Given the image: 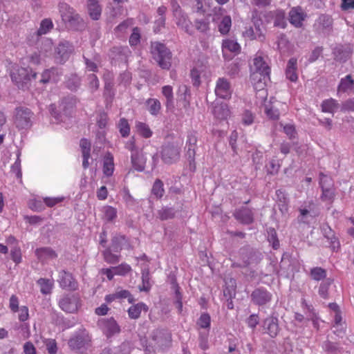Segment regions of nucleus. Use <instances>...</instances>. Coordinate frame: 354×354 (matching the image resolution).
<instances>
[{
	"label": "nucleus",
	"mask_w": 354,
	"mask_h": 354,
	"mask_svg": "<svg viewBox=\"0 0 354 354\" xmlns=\"http://www.w3.org/2000/svg\"><path fill=\"white\" fill-rule=\"evenodd\" d=\"M323 348L328 353H335L339 351L337 345L330 342H326L323 344Z\"/></svg>",
	"instance_id": "774afa93"
},
{
	"label": "nucleus",
	"mask_w": 354,
	"mask_h": 354,
	"mask_svg": "<svg viewBox=\"0 0 354 354\" xmlns=\"http://www.w3.org/2000/svg\"><path fill=\"white\" fill-rule=\"evenodd\" d=\"M281 126H283L284 133L290 139H294L295 138L297 132L293 124H286L285 125L281 124Z\"/></svg>",
	"instance_id": "4d7b16f0"
},
{
	"label": "nucleus",
	"mask_w": 354,
	"mask_h": 354,
	"mask_svg": "<svg viewBox=\"0 0 354 354\" xmlns=\"http://www.w3.org/2000/svg\"><path fill=\"white\" fill-rule=\"evenodd\" d=\"M148 110L151 115H156L160 112L161 104L160 101L155 98H149L146 102Z\"/></svg>",
	"instance_id": "2f4dec72"
},
{
	"label": "nucleus",
	"mask_w": 354,
	"mask_h": 354,
	"mask_svg": "<svg viewBox=\"0 0 354 354\" xmlns=\"http://www.w3.org/2000/svg\"><path fill=\"white\" fill-rule=\"evenodd\" d=\"M265 112L270 119L277 120L279 116L278 109H274L272 106L269 107L268 106H266L265 108Z\"/></svg>",
	"instance_id": "0e129e2a"
},
{
	"label": "nucleus",
	"mask_w": 354,
	"mask_h": 354,
	"mask_svg": "<svg viewBox=\"0 0 354 354\" xmlns=\"http://www.w3.org/2000/svg\"><path fill=\"white\" fill-rule=\"evenodd\" d=\"M351 54L350 49L342 46H336L333 49L335 59L340 62H346L350 57Z\"/></svg>",
	"instance_id": "b1692460"
},
{
	"label": "nucleus",
	"mask_w": 354,
	"mask_h": 354,
	"mask_svg": "<svg viewBox=\"0 0 354 354\" xmlns=\"http://www.w3.org/2000/svg\"><path fill=\"white\" fill-rule=\"evenodd\" d=\"M199 346L203 350L208 348V332L199 333Z\"/></svg>",
	"instance_id": "6e6d98bb"
},
{
	"label": "nucleus",
	"mask_w": 354,
	"mask_h": 354,
	"mask_svg": "<svg viewBox=\"0 0 354 354\" xmlns=\"http://www.w3.org/2000/svg\"><path fill=\"white\" fill-rule=\"evenodd\" d=\"M215 93L216 96L223 99L230 98L232 89L230 82L224 77L218 78L216 84Z\"/></svg>",
	"instance_id": "9b49d317"
},
{
	"label": "nucleus",
	"mask_w": 354,
	"mask_h": 354,
	"mask_svg": "<svg viewBox=\"0 0 354 354\" xmlns=\"http://www.w3.org/2000/svg\"><path fill=\"white\" fill-rule=\"evenodd\" d=\"M147 161L145 154L135 153L131 154V162L134 169L138 171H142L145 169Z\"/></svg>",
	"instance_id": "4be33fe9"
},
{
	"label": "nucleus",
	"mask_w": 354,
	"mask_h": 354,
	"mask_svg": "<svg viewBox=\"0 0 354 354\" xmlns=\"http://www.w3.org/2000/svg\"><path fill=\"white\" fill-rule=\"evenodd\" d=\"M12 81L15 82L17 86L22 89L27 87L28 82L30 80V77L35 79L37 73H33L30 75L28 73V70L24 68L18 69L16 72L12 71L10 74Z\"/></svg>",
	"instance_id": "6e6552de"
},
{
	"label": "nucleus",
	"mask_w": 354,
	"mask_h": 354,
	"mask_svg": "<svg viewBox=\"0 0 354 354\" xmlns=\"http://www.w3.org/2000/svg\"><path fill=\"white\" fill-rule=\"evenodd\" d=\"M35 253L37 259L41 262L55 259L57 257L56 252L48 247L37 248L35 250Z\"/></svg>",
	"instance_id": "f3484780"
},
{
	"label": "nucleus",
	"mask_w": 354,
	"mask_h": 354,
	"mask_svg": "<svg viewBox=\"0 0 354 354\" xmlns=\"http://www.w3.org/2000/svg\"><path fill=\"white\" fill-rule=\"evenodd\" d=\"M274 24L275 26H279L284 28L286 26L285 21V12L282 10H277L275 15Z\"/></svg>",
	"instance_id": "de8ad7c7"
},
{
	"label": "nucleus",
	"mask_w": 354,
	"mask_h": 354,
	"mask_svg": "<svg viewBox=\"0 0 354 354\" xmlns=\"http://www.w3.org/2000/svg\"><path fill=\"white\" fill-rule=\"evenodd\" d=\"M162 93L166 99L165 106L168 110L174 109V100L173 95V89L171 86H164L162 88Z\"/></svg>",
	"instance_id": "bb28decb"
},
{
	"label": "nucleus",
	"mask_w": 354,
	"mask_h": 354,
	"mask_svg": "<svg viewBox=\"0 0 354 354\" xmlns=\"http://www.w3.org/2000/svg\"><path fill=\"white\" fill-rule=\"evenodd\" d=\"M222 47L223 49H227L229 51L234 53L239 52L240 50L239 44L236 41L232 39H226L223 41Z\"/></svg>",
	"instance_id": "a18cd8bd"
},
{
	"label": "nucleus",
	"mask_w": 354,
	"mask_h": 354,
	"mask_svg": "<svg viewBox=\"0 0 354 354\" xmlns=\"http://www.w3.org/2000/svg\"><path fill=\"white\" fill-rule=\"evenodd\" d=\"M232 26V19L228 15L223 17L218 24V30L222 35H226L229 32Z\"/></svg>",
	"instance_id": "f704fd0d"
},
{
	"label": "nucleus",
	"mask_w": 354,
	"mask_h": 354,
	"mask_svg": "<svg viewBox=\"0 0 354 354\" xmlns=\"http://www.w3.org/2000/svg\"><path fill=\"white\" fill-rule=\"evenodd\" d=\"M288 44H289V41L284 35H281L278 37L277 46H278V49L280 51H281L283 53H285L286 51H287L288 48Z\"/></svg>",
	"instance_id": "603ef678"
},
{
	"label": "nucleus",
	"mask_w": 354,
	"mask_h": 354,
	"mask_svg": "<svg viewBox=\"0 0 354 354\" xmlns=\"http://www.w3.org/2000/svg\"><path fill=\"white\" fill-rule=\"evenodd\" d=\"M73 51V46L67 41H62L55 48V59L59 64L66 62Z\"/></svg>",
	"instance_id": "9d476101"
},
{
	"label": "nucleus",
	"mask_w": 354,
	"mask_h": 354,
	"mask_svg": "<svg viewBox=\"0 0 354 354\" xmlns=\"http://www.w3.org/2000/svg\"><path fill=\"white\" fill-rule=\"evenodd\" d=\"M37 283L40 286V291L42 294L50 293L53 286V282L51 280L41 278L37 281Z\"/></svg>",
	"instance_id": "c9c22d12"
},
{
	"label": "nucleus",
	"mask_w": 354,
	"mask_h": 354,
	"mask_svg": "<svg viewBox=\"0 0 354 354\" xmlns=\"http://www.w3.org/2000/svg\"><path fill=\"white\" fill-rule=\"evenodd\" d=\"M239 254L242 262L234 263V266L246 267L252 263H257L260 259V254L249 248H241L239 251Z\"/></svg>",
	"instance_id": "1a4fd4ad"
},
{
	"label": "nucleus",
	"mask_w": 354,
	"mask_h": 354,
	"mask_svg": "<svg viewBox=\"0 0 354 354\" xmlns=\"http://www.w3.org/2000/svg\"><path fill=\"white\" fill-rule=\"evenodd\" d=\"M50 73H56L57 75L59 73V69L57 68H51L50 69L46 70L41 75L40 82L42 83H47L51 80Z\"/></svg>",
	"instance_id": "864d4df0"
},
{
	"label": "nucleus",
	"mask_w": 354,
	"mask_h": 354,
	"mask_svg": "<svg viewBox=\"0 0 354 354\" xmlns=\"http://www.w3.org/2000/svg\"><path fill=\"white\" fill-rule=\"evenodd\" d=\"M271 294L262 288L255 289L251 295L253 303L259 306L265 305L271 300Z\"/></svg>",
	"instance_id": "ddd939ff"
},
{
	"label": "nucleus",
	"mask_w": 354,
	"mask_h": 354,
	"mask_svg": "<svg viewBox=\"0 0 354 354\" xmlns=\"http://www.w3.org/2000/svg\"><path fill=\"white\" fill-rule=\"evenodd\" d=\"M151 53L153 58L162 69H169L171 67V55L170 50L160 42H152Z\"/></svg>",
	"instance_id": "f03ea898"
},
{
	"label": "nucleus",
	"mask_w": 354,
	"mask_h": 354,
	"mask_svg": "<svg viewBox=\"0 0 354 354\" xmlns=\"http://www.w3.org/2000/svg\"><path fill=\"white\" fill-rule=\"evenodd\" d=\"M289 17L290 24L296 27H300L302 25V21L304 19V14L301 12V10L298 8H294L290 11Z\"/></svg>",
	"instance_id": "a878e982"
},
{
	"label": "nucleus",
	"mask_w": 354,
	"mask_h": 354,
	"mask_svg": "<svg viewBox=\"0 0 354 354\" xmlns=\"http://www.w3.org/2000/svg\"><path fill=\"white\" fill-rule=\"evenodd\" d=\"M212 113L216 118L225 120L230 115V110L225 103L216 104L213 107Z\"/></svg>",
	"instance_id": "5701e85b"
},
{
	"label": "nucleus",
	"mask_w": 354,
	"mask_h": 354,
	"mask_svg": "<svg viewBox=\"0 0 354 354\" xmlns=\"http://www.w3.org/2000/svg\"><path fill=\"white\" fill-rule=\"evenodd\" d=\"M195 27L198 30L203 33L207 32L209 29L208 22L204 20H196Z\"/></svg>",
	"instance_id": "680f3d73"
},
{
	"label": "nucleus",
	"mask_w": 354,
	"mask_h": 354,
	"mask_svg": "<svg viewBox=\"0 0 354 354\" xmlns=\"http://www.w3.org/2000/svg\"><path fill=\"white\" fill-rule=\"evenodd\" d=\"M180 156V147L175 143H169L163 147L162 159L167 164L177 162Z\"/></svg>",
	"instance_id": "0eeeda50"
},
{
	"label": "nucleus",
	"mask_w": 354,
	"mask_h": 354,
	"mask_svg": "<svg viewBox=\"0 0 354 354\" xmlns=\"http://www.w3.org/2000/svg\"><path fill=\"white\" fill-rule=\"evenodd\" d=\"M59 8L64 21L72 24L73 21H78L79 15L75 12L74 9L69 5L66 3H61Z\"/></svg>",
	"instance_id": "f8f14e48"
},
{
	"label": "nucleus",
	"mask_w": 354,
	"mask_h": 354,
	"mask_svg": "<svg viewBox=\"0 0 354 354\" xmlns=\"http://www.w3.org/2000/svg\"><path fill=\"white\" fill-rule=\"evenodd\" d=\"M131 270V268L127 264H121L119 266L113 267V271L115 274L124 275L128 273Z\"/></svg>",
	"instance_id": "e2e57ef3"
},
{
	"label": "nucleus",
	"mask_w": 354,
	"mask_h": 354,
	"mask_svg": "<svg viewBox=\"0 0 354 354\" xmlns=\"http://www.w3.org/2000/svg\"><path fill=\"white\" fill-rule=\"evenodd\" d=\"M123 241V238L122 236H114L111 241V245L109 249H111L113 252H118L121 250V243Z\"/></svg>",
	"instance_id": "5fc2aeb1"
},
{
	"label": "nucleus",
	"mask_w": 354,
	"mask_h": 354,
	"mask_svg": "<svg viewBox=\"0 0 354 354\" xmlns=\"http://www.w3.org/2000/svg\"><path fill=\"white\" fill-rule=\"evenodd\" d=\"M330 279H325L321 284L319 288V295L324 299H326L328 297V289L332 283Z\"/></svg>",
	"instance_id": "c03bdc74"
},
{
	"label": "nucleus",
	"mask_w": 354,
	"mask_h": 354,
	"mask_svg": "<svg viewBox=\"0 0 354 354\" xmlns=\"http://www.w3.org/2000/svg\"><path fill=\"white\" fill-rule=\"evenodd\" d=\"M321 189L322 192L321 195V199L324 202H328L330 203H332L335 198V187Z\"/></svg>",
	"instance_id": "473e14b6"
},
{
	"label": "nucleus",
	"mask_w": 354,
	"mask_h": 354,
	"mask_svg": "<svg viewBox=\"0 0 354 354\" xmlns=\"http://www.w3.org/2000/svg\"><path fill=\"white\" fill-rule=\"evenodd\" d=\"M112 250L111 249H106L104 252V260L109 263H116L119 261V256L115 254H113Z\"/></svg>",
	"instance_id": "3c124183"
},
{
	"label": "nucleus",
	"mask_w": 354,
	"mask_h": 354,
	"mask_svg": "<svg viewBox=\"0 0 354 354\" xmlns=\"http://www.w3.org/2000/svg\"><path fill=\"white\" fill-rule=\"evenodd\" d=\"M210 323H211V317L208 313H203L200 316L197 325L201 328L207 329L209 330L210 328Z\"/></svg>",
	"instance_id": "a19ab883"
},
{
	"label": "nucleus",
	"mask_w": 354,
	"mask_h": 354,
	"mask_svg": "<svg viewBox=\"0 0 354 354\" xmlns=\"http://www.w3.org/2000/svg\"><path fill=\"white\" fill-rule=\"evenodd\" d=\"M88 12L91 18L93 20H98L102 13V6L98 0L87 1Z\"/></svg>",
	"instance_id": "6ab92c4d"
},
{
	"label": "nucleus",
	"mask_w": 354,
	"mask_h": 354,
	"mask_svg": "<svg viewBox=\"0 0 354 354\" xmlns=\"http://www.w3.org/2000/svg\"><path fill=\"white\" fill-rule=\"evenodd\" d=\"M148 308L143 303H138L131 306L128 310V315L131 319H136L140 317L142 310L147 311Z\"/></svg>",
	"instance_id": "7c9ffc66"
},
{
	"label": "nucleus",
	"mask_w": 354,
	"mask_h": 354,
	"mask_svg": "<svg viewBox=\"0 0 354 354\" xmlns=\"http://www.w3.org/2000/svg\"><path fill=\"white\" fill-rule=\"evenodd\" d=\"M173 15L176 24L189 35H192V23L188 19L187 16L183 12L181 8L178 3L172 5Z\"/></svg>",
	"instance_id": "39448f33"
},
{
	"label": "nucleus",
	"mask_w": 354,
	"mask_h": 354,
	"mask_svg": "<svg viewBox=\"0 0 354 354\" xmlns=\"http://www.w3.org/2000/svg\"><path fill=\"white\" fill-rule=\"evenodd\" d=\"M149 271L148 269H144L142 271V286H140L141 291H148L150 289Z\"/></svg>",
	"instance_id": "ea45409f"
},
{
	"label": "nucleus",
	"mask_w": 354,
	"mask_h": 354,
	"mask_svg": "<svg viewBox=\"0 0 354 354\" xmlns=\"http://www.w3.org/2000/svg\"><path fill=\"white\" fill-rule=\"evenodd\" d=\"M354 87V80L351 75H346L344 78H342L338 85V92H348L352 91Z\"/></svg>",
	"instance_id": "c85d7f7f"
},
{
	"label": "nucleus",
	"mask_w": 354,
	"mask_h": 354,
	"mask_svg": "<svg viewBox=\"0 0 354 354\" xmlns=\"http://www.w3.org/2000/svg\"><path fill=\"white\" fill-rule=\"evenodd\" d=\"M100 323L102 324V327L108 337L118 333L120 330V326L112 317L109 319H102Z\"/></svg>",
	"instance_id": "dca6fc26"
},
{
	"label": "nucleus",
	"mask_w": 354,
	"mask_h": 354,
	"mask_svg": "<svg viewBox=\"0 0 354 354\" xmlns=\"http://www.w3.org/2000/svg\"><path fill=\"white\" fill-rule=\"evenodd\" d=\"M185 156L189 162L190 168H195L196 151H194V149H190V147H188V149H185Z\"/></svg>",
	"instance_id": "13d9d810"
},
{
	"label": "nucleus",
	"mask_w": 354,
	"mask_h": 354,
	"mask_svg": "<svg viewBox=\"0 0 354 354\" xmlns=\"http://www.w3.org/2000/svg\"><path fill=\"white\" fill-rule=\"evenodd\" d=\"M263 329L271 337H276L279 332L278 319L274 317H269L263 322Z\"/></svg>",
	"instance_id": "4468645a"
},
{
	"label": "nucleus",
	"mask_w": 354,
	"mask_h": 354,
	"mask_svg": "<svg viewBox=\"0 0 354 354\" xmlns=\"http://www.w3.org/2000/svg\"><path fill=\"white\" fill-rule=\"evenodd\" d=\"M297 59L292 57L289 59L287 64L286 69V78L290 80L291 82H296L297 80L298 76L297 73Z\"/></svg>",
	"instance_id": "412c9836"
},
{
	"label": "nucleus",
	"mask_w": 354,
	"mask_h": 354,
	"mask_svg": "<svg viewBox=\"0 0 354 354\" xmlns=\"http://www.w3.org/2000/svg\"><path fill=\"white\" fill-rule=\"evenodd\" d=\"M85 64L86 66V68L93 72L97 71L98 64H100V59L98 57H95L94 60H91L86 57L84 56Z\"/></svg>",
	"instance_id": "09e8293b"
},
{
	"label": "nucleus",
	"mask_w": 354,
	"mask_h": 354,
	"mask_svg": "<svg viewBox=\"0 0 354 354\" xmlns=\"http://www.w3.org/2000/svg\"><path fill=\"white\" fill-rule=\"evenodd\" d=\"M116 209L112 207L107 206L104 208V217L109 221H111L116 217Z\"/></svg>",
	"instance_id": "052dcab7"
},
{
	"label": "nucleus",
	"mask_w": 354,
	"mask_h": 354,
	"mask_svg": "<svg viewBox=\"0 0 354 354\" xmlns=\"http://www.w3.org/2000/svg\"><path fill=\"white\" fill-rule=\"evenodd\" d=\"M114 171L113 156L107 153L103 160V173L106 176H112Z\"/></svg>",
	"instance_id": "c756f323"
},
{
	"label": "nucleus",
	"mask_w": 354,
	"mask_h": 354,
	"mask_svg": "<svg viewBox=\"0 0 354 354\" xmlns=\"http://www.w3.org/2000/svg\"><path fill=\"white\" fill-rule=\"evenodd\" d=\"M243 37L248 38L250 40L260 39L263 38V34L259 26L245 28V30L243 32Z\"/></svg>",
	"instance_id": "cd10ccee"
},
{
	"label": "nucleus",
	"mask_w": 354,
	"mask_h": 354,
	"mask_svg": "<svg viewBox=\"0 0 354 354\" xmlns=\"http://www.w3.org/2000/svg\"><path fill=\"white\" fill-rule=\"evenodd\" d=\"M339 107V104L334 99H329L324 101L322 104V110L323 112L333 113Z\"/></svg>",
	"instance_id": "72a5a7b5"
},
{
	"label": "nucleus",
	"mask_w": 354,
	"mask_h": 354,
	"mask_svg": "<svg viewBox=\"0 0 354 354\" xmlns=\"http://www.w3.org/2000/svg\"><path fill=\"white\" fill-rule=\"evenodd\" d=\"M159 216L161 220H167L175 216V211L170 207L162 208L159 212Z\"/></svg>",
	"instance_id": "8fccbe9b"
},
{
	"label": "nucleus",
	"mask_w": 354,
	"mask_h": 354,
	"mask_svg": "<svg viewBox=\"0 0 354 354\" xmlns=\"http://www.w3.org/2000/svg\"><path fill=\"white\" fill-rule=\"evenodd\" d=\"M242 122L245 125H250L254 122V115L248 110H245L242 115Z\"/></svg>",
	"instance_id": "338daca9"
},
{
	"label": "nucleus",
	"mask_w": 354,
	"mask_h": 354,
	"mask_svg": "<svg viewBox=\"0 0 354 354\" xmlns=\"http://www.w3.org/2000/svg\"><path fill=\"white\" fill-rule=\"evenodd\" d=\"M33 113L28 108H17L15 111L14 123L19 129H28L32 124Z\"/></svg>",
	"instance_id": "20e7f679"
},
{
	"label": "nucleus",
	"mask_w": 354,
	"mask_h": 354,
	"mask_svg": "<svg viewBox=\"0 0 354 354\" xmlns=\"http://www.w3.org/2000/svg\"><path fill=\"white\" fill-rule=\"evenodd\" d=\"M88 81H89V88L92 92L97 91L100 86L99 80L97 76L94 74H91L88 75Z\"/></svg>",
	"instance_id": "bf43d9fd"
},
{
	"label": "nucleus",
	"mask_w": 354,
	"mask_h": 354,
	"mask_svg": "<svg viewBox=\"0 0 354 354\" xmlns=\"http://www.w3.org/2000/svg\"><path fill=\"white\" fill-rule=\"evenodd\" d=\"M53 27L52 21L50 19H44L41 21L40 27L37 30L38 35L46 34Z\"/></svg>",
	"instance_id": "58836bf2"
},
{
	"label": "nucleus",
	"mask_w": 354,
	"mask_h": 354,
	"mask_svg": "<svg viewBox=\"0 0 354 354\" xmlns=\"http://www.w3.org/2000/svg\"><path fill=\"white\" fill-rule=\"evenodd\" d=\"M136 128L138 132L144 138H148L152 136V131L149 127L144 122H137Z\"/></svg>",
	"instance_id": "e433bc0d"
},
{
	"label": "nucleus",
	"mask_w": 354,
	"mask_h": 354,
	"mask_svg": "<svg viewBox=\"0 0 354 354\" xmlns=\"http://www.w3.org/2000/svg\"><path fill=\"white\" fill-rule=\"evenodd\" d=\"M251 78L254 82H257L259 87L261 88L263 85L269 80L270 68L263 61L261 56H257L253 59L252 64L250 66Z\"/></svg>",
	"instance_id": "f257e3e1"
},
{
	"label": "nucleus",
	"mask_w": 354,
	"mask_h": 354,
	"mask_svg": "<svg viewBox=\"0 0 354 354\" xmlns=\"http://www.w3.org/2000/svg\"><path fill=\"white\" fill-rule=\"evenodd\" d=\"M165 190L163 189V183L162 182L157 179L153 183L152 187V194L156 196V198H161L164 194Z\"/></svg>",
	"instance_id": "49530a36"
},
{
	"label": "nucleus",
	"mask_w": 354,
	"mask_h": 354,
	"mask_svg": "<svg viewBox=\"0 0 354 354\" xmlns=\"http://www.w3.org/2000/svg\"><path fill=\"white\" fill-rule=\"evenodd\" d=\"M118 299H128L129 303H131L133 298L130 292L127 290H117L115 291Z\"/></svg>",
	"instance_id": "69168bd1"
},
{
	"label": "nucleus",
	"mask_w": 354,
	"mask_h": 354,
	"mask_svg": "<svg viewBox=\"0 0 354 354\" xmlns=\"http://www.w3.org/2000/svg\"><path fill=\"white\" fill-rule=\"evenodd\" d=\"M59 306L62 310L68 313H74L80 306V298L75 294L64 295L59 301Z\"/></svg>",
	"instance_id": "423d86ee"
},
{
	"label": "nucleus",
	"mask_w": 354,
	"mask_h": 354,
	"mask_svg": "<svg viewBox=\"0 0 354 354\" xmlns=\"http://www.w3.org/2000/svg\"><path fill=\"white\" fill-rule=\"evenodd\" d=\"M153 339L157 342L160 347L162 348L169 345L171 342V335L167 331L157 330L155 332Z\"/></svg>",
	"instance_id": "393cba45"
},
{
	"label": "nucleus",
	"mask_w": 354,
	"mask_h": 354,
	"mask_svg": "<svg viewBox=\"0 0 354 354\" xmlns=\"http://www.w3.org/2000/svg\"><path fill=\"white\" fill-rule=\"evenodd\" d=\"M310 274L313 279L320 281L326 277V271L320 267H315L310 270Z\"/></svg>",
	"instance_id": "4c0bfd02"
},
{
	"label": "nucleus",
	"mask_w": 354,
	"mask_h": 354,
	"mask_svg": "<svg viewBox=\"0 0 354 354\" xmlns=\"http://www.w3.org/2000/svg\"><path fill=\"white\" fill-rule=\"evenodd\" d=\"M319 186L321 188L333 187L334 182L332 178L323 173L319 174Z\"/></svg>",
	"instance_id": "79ce46f5"
},
{
	"label": "nucleus",
	"mask_w": 354,
	"mask_h": 354,
	"mask_svg": "<svg viewBox=\"0 0 354 354\" xmlns=\"http://www.w3.org/2000/svg\"><path fill=\"white\" fill-rule=\"evenodd\" d=\"M118 127L122 137H127L130 132V126L128 121L125 118H121L119 120Z\"/></svg>",
	"instance_id": "37998d69"
},
{
	"label": "nucleus",
	"mask_w": 354,
	"mask_h": 354,
	"mask_svg": "<svg viewBox=\"0 0 354 354\" xmlns=\"http://www.w3.org/2000/svg\"><path fill=\"white\" fill-rule=\"evenodd\" d=\"M91 342V337L88 333L84 328H81L69 339L68 344L71 350L77 351L88 348Z\"/></svg>",
	"instance_id": "7ed1b4c3"
},
{
	"label": "nucleus",
	"mask_w": 354,
	"mask_h": 354,
	"mask_svg": "<svg viewBox=\"0 0 354 354\" xmlns=\"http://www.w3.org/2000/svg\"><path fill=\"white\" fill-rule=\"evenodd\" d=\"M234 216L236 220L243 224H250L252 223L254 220L252 210L245 207L236 209L234 213Z\"/></svg>",
	"instance_id": "2eb2a0df"
},
{
	"label": "nucleus",
	"mask_w": 354,
	"mask_h": 354,
	"mask_svg": "<svg viewBox=\"0 0 354 354\" xmlns=\"http://www.w3.org/2000/svg\"><path fill=\"white\" fill-rule=\"evenodd\" d=\"M333 19L327 15H322L318 17L315 26L319 30L328 32L331 30Z\"/></svg>",
	"instance_id": "aec40b11"
},
{
	"label": "nucleus",
	"mask_w": 354,
	"mask_h": 354,
	"mask_svg": "<svg viewBox=\"0 0 354 354\" xmlns=\"http://www.w3.org/2000/svg\"><path fill=\"white\" fill-rule=\"evenodd\" d=\"M59 283L62 288H68L73 290L77 288V283L73 278L71 273L62 270L59 272Z\"/></svg>",
	"instance_id": "a211bd4d"
}]
</instances>
